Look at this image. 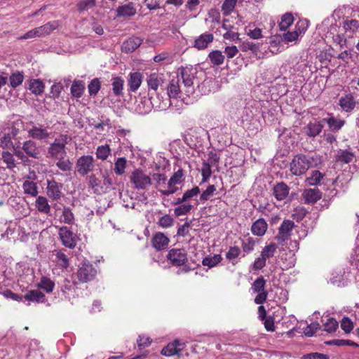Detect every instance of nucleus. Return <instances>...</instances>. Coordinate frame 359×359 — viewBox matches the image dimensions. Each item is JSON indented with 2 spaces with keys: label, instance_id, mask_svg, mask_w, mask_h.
I'll list each match as a JSON object with an SVG mask.
<instances>
[{
  "label": "nucleus",
  "instance_id": "72a5a7b5",
  "mask_svg": "<svg viewBox=\"0 0 359 359\" xmlns=\"http://www.w3.org/2000/svg\"><path fill=\"white\" fill-rule=\"evenodd\" d=\"M151 176V182H154L156 188L158 189H163L165 187V182L167 181V177L164 173H153Z\"/></svg>",
  "mask_w": 359,
  "mask_h": 359
},
{
  "label": "nucleus",
  "instance_id": "f3484780",
  "mask_svg": "<svg viewBox=\"0 0 359 359\" xmlns=\"http://www.w3.org/2000/svg\"><path fill=\"white\" fill-rule=\"evenodd\" d=\"M180 79L177 78L175 79H172L170 81V83L167 87V95L170 100L171 98H177L181 97L184 89L181 88L180 86Z\"/></svg>",
  "mask_w": 359,
  "mask_h": 359
},
{
  "label": "nucleus",
  "instance_id": "6ab92c4d",
  "mask_svg": "<svg viewBox=\"0 0 359 359\" xmlns=\"http://www.w3.org/2000/svg\"><path fill=\"white\" fill-rule=\"evenodd\" d=\"M289 191V187L284 182H279L273 188V195L279 201L285 200L287 197Z\"/></svg>",
  "mask_w": 359,
  "mask_h": 359
},
{
  "label": "nucleus",
  "instance_id": "f03ea898",
  "mask_svg": "<svg viewBox=\"0 0 359 359\" xmlns=\"http://www.w3.org/2000/svg\"><path fill=\"white\" fill-rule=\"evenodd\" d=\"M316 164L314 157L302 154H297L290 163V170L292 175L300 176L305 174L310 168Z\"/></svg>",
  "mask_w": 359,
  "mask_h": 359
},
{
  "label": "nucleus",
  "instance_id": "4be33fe9",
  "mask_svg": "<svg viewBox=\"0 0 359 359\" xmlns=\"http://www.w3.org/2000/svg\"><path fill=\"white\" fill-rule=\"evenodd\" d=\"M142 43V39L137 36H133L125 41L122 45V50L126 53L134 52Z\"/></svg>",
  "mask_w": 359,
  "mask_h": 359
},
{
  "label": "nucleus",
  "instance_id": "a211bd4d",
  "mask_svg": "<svg viewBox=\"0 0 359 359\" xmlns=\"http://www.w3.org/2000/svg\"><path fill=\"white\" fill-rule=\"evenodd\" d=\"M322 123L316 121L310 122L304 128L303 131L307 136L315 137L321 133L323 128Z\"/></svg>",
  "mask_w": 359,
  "mask_h": 359
},
{
  "label": "nucleus",
  "instance_id": "7ed1b4c3",
  "mask_svg": "<svg viewBox=\"0 0 359 359\" xmlns=\"http://www.w3.org/2000/svg\"><path fill=\"white\" fill-rule=\"evenodd\" d=\"M71 141V137L65 134H60L49 144L47 153L49 157L56 159L67 156L66 145Z\"/></svg>",
  "mask_w": 359,
  "mask_h": 359
},
{
  "label": "nucleus",
  "instance_id": "6e6d98bb",
  "mask_svg": "<svg viewBox=\"0 0 359 359\" xmlns=\"http://www.w3.org/2000/svg\"><path fill=\"white\" fill-rule=\"evenodd\" d=\"M266 281L262 276L257 278L252 285V290L253 292L264 291Z\"/></svg>",
  "mask_w": 359,
  "mask_h": 359
},
{
  "label": "nucleus",
  "instance_id": "ea45409f",
  "mask_svg": "<svg viewBox=\"0 0 359 359\" xmlns=\"http://www.w3.org/2000/svg\"><path fill=\"white\" fill-rule=\"evenodd\" d=\"M127 161L124 157L118 158L114 163V171L117 175H122L125 173Z\"/></svg>",
  "mask_w": 359,
  "mask_h": 359
},
{
  "label": "nucleus",
  "instance_id": "4d7b16f0",
  "mask_svg": "<svg viewBox=\"0 0 359 359\" xmlns=\"http://www.w3.org/2000/svg\"><path fill=\"white\" fill-rule=\"evenodd\" d=\"M200 194V189L198 187H194V188L189 189L185 191L181 198V201H188L191 198L197 196Z\"/></svg>",
  "mask_w": 359,
  "mask_h": 359
},
{
  "label": "nucleus",
  "instance_id": "2eb2a0df",
  "mask_svg": "<svg viewBox=\"0 0 359 359\" xmlns=\"http://www.w3.org/2000/svg\"><path fill=\"white\" fill-rule=\"evenodd\" d=\"M163 75L158 73H151L147 78L149 90L157 91L159 86L163 83Z\"/></svg>",
  "mask_w": 359,
  "mask_h": 359
},
{
  "label": "nucleus",
  "instance_id": "f257e3e1",
  "mask_svg": "<svg viewBox=\"0 0 359 359\" xmlns=\"http://www.w3.org/2000/svg\"><path fill=\"white\" fill-rule=\"evenodd\" d=\"M197 73L196 69L191 67H184L180 70V77L184 85L183 89L188 96L194 93L196 85L200 88L207 83L206 81H204L201 84H199Z\"/></svg>",
  "mask_w": 359,
  "mask_h": 359
},
{
  "label": "nucleus",
  "instance_id": "cd10ccee",
  "mask_svg": "<svg viewBox=\"0 0 359 359\" xmlns=\"http://www.w3.org/2000/svg\"><path fill=\"white\" fill-rule=\"evenodd\" d=\"M27 88L33 94L39 95L43 93L45 86L41 80L32 79L28 82Z\"/></svg>",
  "mask_w": 359,
  "mask_h": 359
},
{
  "label": "nucleus",
  "instance_id": "680f3d73",
  "mask_svg": "<svg viewBox=\"0 0 359 359\" xmlns=\"http://www.w3.org/2000/svg\"><path fill=\"white\" fill-rule=\"evenodd\" d=\"M213 167V165L206 163L204 161L203 163L202 167H201V175L203 177V182H205L208 181L209 177H210L212 174L211 168Z\"/></svg>",
  "mask_w": 359,
  "mask_h": 359
},
{
  "label": "nucleus",
  "instance_id": "c756f323",
  "mask_svg": "<svg viewBox=\"0 0 359 359\" xmlns=\"http://www.w3.org/2000/svg\"><path fill=\"white\" fill-rule=\"evenodd\" d=\"M22 189L24 193L27 195H30L35 197L38 195V187L36 184L32 181L25 180L22 184Z\"/></svg>",
  "mask_w": 359,
  "mask_h": 359
},
{
  "label": "nucleus",
  "instance_id": "774afa93",
  "mask_svg": "<svg viewBox=\"0 0 359 359\" xmlns=\"http://www.w3.org/2000/svg\"><path fill=\"white\" fill-rule=\"evenodd\" d=\"M241 48L242 51L251 50L253 53H257L259 49V46L250 41H245L241 45Z\"/></svg>",
  "mask_w": 359,
  "mask_h": 359
},
{
  "label": "nucleus",
  "instance_id": "ddd939ff",
  "mask_svg": "<svg viewBox=\"0 0 359 359\" xmlns=\"http://www.w3.org/2000/svg\"><path fill=\"white\" fill-rule=\"evenodd\" d=\"M339 104L341 109L346 112H351L356 106V101L351 93L341 96L339 100Z\"/></svg>",
  "mask_w": 359,
  "mask_h": 359
},
{
  "label": "nucleus",
  "instance_id": "aec40b11",
  "mask_svg": "<svg viewBox=\"0 0 359 359\" xmlns=\"http://www.w3.org/2000/svg\"><path fill=\"white\" fill-rule=\"evenodd\" d=\"M143 75L142 73L136 72L130 73L128 79V86L130 90L136 92L141 86Z\"/></svg>",
  "mask_w": 359,
  "mask_h": 359
},
{
  "label": "nucleus",
  "instance_id": "09e8293b",
  "mask_svg": "<svg viewBox=\"0 0 359 359\" xmlns=\"http://www.w3.org/2000/svg\"><path fill=\"white\" fill-rule=\"evenodd\" d=\"M277 249L276 244L270 243L269 245H266L261 252V256H262L266 260L267 259L271 258L273 257L274 253Z\"/></svg>",
  "mask_w": 359,
  "mask_h": 359
},
{
  "label": "nucleus",
  "instance_id": "2f4dec72",
  "mask_svg": "<svg viewBox=\"0 0 359 359\" xmlns=\"http://www.w3.org/2000/svg\"><path fill=\"white\" fill-rule=\"evenodd\" d=\"M24 79L23 72L19 71L14 72L9 77V85L13 88H16L22 83Z\"/></svg>",
  "mask_w": 359,
  "mask_h": 359
},
{
  "label": "nucleus",
  "instance_id": "13d9d810",
  "mask_svg": "<svg viewBox=\"0 0 359 359\" xmlns=\"http://www.w3.org/2000/svg\"><path fill=\"white\" fill-rule=\"evenodd\" d=\"M174 219L169 215H165L159 218L158 224L162 228H169L173 225Z\"/></svg>",
  "mask_w": 359,
  "mask_h": 359
},
{
  "label": "nucleus",
  "instance_id": "603ef678",
  "mask_svg": "<svg viewBox=\"0 0 359 359\" xmlns=\"http://www.w3.org/2000/svg\"><path fill=\"white\" fill-rule=\"evenodd\" d=\"M193 208V205L189 203H184L175 208L174 210L175 215L177 217L185 215L189 213Z\"/></svg>",
  "mask_w": 359,
  "mask_h": 359
},
{
  "label": "nucleus",
  "instance_id": "bb28decb",
  "mask_svg": "<svg viewBox=\"0 0 359 359\" xmlns=\"http://www.w3.org/2000/svg\"><path fill=\"white\" fill-rule=\"evenodd\" d=\"M55 259L54 262L59 269H66L69 266V259L63 250L55 251Z\"/></svg>",
  "mask_w": 359,
  "mask_h": 359
},
{
  "label": "nucleus",
  "instance_id": "58836bf2",
  "mask_svg": "<svg viewBox=\"0 0 359 359\" xmlns=\"http://www.w3.org/2000/svg\"><path fill=\"white\" fill-rule=\"evenodd\" d=\"M255 240L252 237H248L241 241V247L243 251L245 254H249L252 252L255 246Z\"/></svg>",
  "mask_w": 359,
  "mask_h": 359
},
{
  "label": "nucleus",
  "instance_id": "9b49d317",
  "mask_svg": "<svg viewBox=\"0 0 359 359\" xmlns=\"http://www.w3.org/2000/svg\"><path fill=\"white\" fill-rule=\"evenodd\" d=\"M29 137L37 140H46L50 137L48 128L42 126H33L27 130Z\"/></svg>",
  "mask_w": 359,
  "mask_h": 359
},
{
  "label": "nucleus",
  "instance_id": "0eeeda50",
  "mask_svg": "<svg viewBox=\"0 0 359 359\" xmlns=\"http://www.w3.org/2000/svg\"><path fill=\"white\" fill-rule=\"evenodd\" d=\"M58 234L63 245L70 249L75 248L77 236L67 226L60 227Z\"/></svg>",
  "mask_w": 359,
  "mask_h": 359
},
{
  "label": "nucleus",
  "instance_id": "1a4fd4ad",
  "mask_svg": "<svg viewBox=\"0 0 359 359\" xmlns=\"http://www.w3.org/2000/svg\"><path fill=\"white\" fill-rule=\"evenodd\" d=\"M168 259L175 266H182L187 261V253L184 249H172L169 251Z\"/></svg>",
  "mask_w": 359,
  "mask_h": 359
},
{
  "label": "nucleus",
  "instance_id": "bf43d9fd",
  "mask_svg": "<svg viewBox=\"0 0 359 359\" xmlns=\"http://www.w3.org/2000/svg\"><path fill=\"white\" fill-rule=\"evenodd\" d=\"M36 28L40 36H43L49 34L53 30H54L56 28V26L51 22H48L45 24L44 25L40 26Z\"/></svg>",
  "mask_w": 359,
  "mask_h": 359
},
{
  "label": "nucleus",
  "instance_id": "f8f14e48",
  "mask_svg": "<svg viewBox=\"0 0 359 359\" xmlns=\"http://www.w3.org/2000/svg\"><path fill=\"white\" fill-rule=\"evenodd\" d=\"M62 184L57 183L55 180H48L46 187L47 196L55 201L60 199L62 196Z\"/></svg>",
  "mask_w": 359,
  "mask_h": 359
},
{
  "label": "nucleus",
  "instance_id": "423d86ee",
  "mask_svg": "<svg viewBox=\"0 0 359 359\" xmlns=\"http://www.w3.org/2000/svg\"><path fill=\"white\" fill-rule=\"evenodd\" d=\"M95 168V159L92 156L84 155L79 157L76 163V171L81 176L92 172Z\"/></svg>",
  "mask_w": 359,
  "mask_h": 359
},
{
  "label": "nucleus",
  "instance_id": "864d4df0",
  "mask_svg": "<svg viewBox=\"0 0 359 359\" xmlns=\"http://www.w3.org/2000/svg\"><path fill=\"white\" fill-rule=\"evenodd\" d=\"M216 191V187L213 184L209 185L207 189L203 191L200 196V200L202 202L208 201Z\"/></svg>",
  "mask_w": 359,
  "mask_h": 359
},
{
  "label": "nucleus",
  "instance_id": "20e7f679",
  "mask_svg": "<svg viewBox=\"0 0 359 359\" xmlns=\"http://www.w3.org/2000/svg\"><path fill=\"white\" fill-rule=\"evenodd\" d=\"M130 182L138 190L147 189L151 185L150 175H147L144 170L137 168L134 170L130 177Z\"/></svg>",
  "mask_w": 359,
  "mask_h": 359
},
{
  "label": "nucleus",
  "instance_id": "c03bdc74",
  "mask_svg": "<svg viewBox=\"0 0 359 359\" xmlns=\"http://www.w3.org/2000/svg\"><path fill=\"white\" fill-rule=\"evenodd\" d=\"M211 62L215 65H220L224 62V56L219 50H213L208 55Z\"/></svg>",
  "mask_w": 359,
  "mask_h": 359
},
{
  "label": "nucleus",
  "instance_id": "5fc2aeb1",
  "mask_svg": "<svg viewBox=\"0 0 359 359\" xmlns=\"http://www.w3.org/2000/svg\"><path fill=\"white\" fill-rule=\"evenodd\" d=\"M241 254V250L238 246H231L226 253V258L229 261H233L238 258Z\"/></svg>",
  "mask_w": 359,
  "mask_h": 359
},
{
  "label": "nucleus",
  "instance_id": "412c9836",
  "mask_svg": "<svg viewBox=\"0 0 359 359\" xmlns=\"http://www.w3.org/2000/svg\"><path fill=\"white\" fill-rule=\"evenodd\" d=\"M169 243V238L161 232L156 233L152 238V245L157 250L165 249Z\"/></svg>",
  "mask_w": 359,
  "mask_h": 359
},
{
  "label": "nucleus",
  "instance_id": "69168bd1",
  "mask_svg": "<svg viewBox=\"0 0 359 359\" xmlns=\"http://www.w3.org/2000/svg\"><path fill=\"white\" fill-rule=\"evenodd\" d=\"M320 327L318 323H312L304 329V333L307 337H312Z\"/></svg>",
  "mask_w": 359,
  "mask_h": 359
},
{
  "label": "nucleus",
  "instance_id": "0e129e2a",
  "mask_svg": "<svg viewBox=\"0 0 359 359\" xmlns=\"http://www.w3.org/2000/svg\"><path fill=\"white\" fill-rule=\"evenodd\" d=\"M338 327L337 321L333 318L327 319V322L324 324V330L327 332H334Z\"/></svg>",
  "mask_w": 359,
  "mask_h": 359
},
{
  "label": "nucleus",
  "instance_id": "7c9ffc66",
  "mask_svg": "<svg viewBox=\"0 0 359 359\" xmlns=\"http://www.w3.org/2000/svg\"><path fill=\"white\" fill-rule=\"evenodd\" d=\"M112 90L113 93L116 96L123 95V90L124 85V80L121 77H114L112 79Z\"/></svg>",
  "mask_w": 359,
  "mask_h": 359
},
{
  "label": "nucleus",
  "instance_id": "79ce46f5",
  "mask_svg": "<svg viewBox=\"0 0 359 359\" xmlns=\"http://www.w3.org/2000/svg\"><path fill=\"white\" fill-rule=\"evenodd\" d=\"M111 153V149L109 144L99 146L96 150L97 158L104 161L106 160Z\"/></svg>",
  "mask_w": 359,
  "mask_h": 359
},
{
  "label": "nucleus",
  "instance_id": "4c0bfd02",
  "mask_svg": "<svg viewBox=\"0 0 359 359\" xmlns=\"http://www.w3.org/2000/svg\"><path fill=\"white\" fill-rule=\"evenodd\" d=\"M38 286L39 288L45 290L46 292L50 293L53 292L55 287V283L49 278L46 276H42L39 283L38 284Z\"/></svg>",
  "mask_w": 359,
  "mask_h": 359
},
{
  "label": "nucleus",
  "instance_id": "9d476101",
  "mask_svg": "<svg viewBox=\"0 0 359 359\" xmlns=\"http://www.w3.org/2000/svg\"><path fill=\"white\" fill-rule=\"evenodd\" d=\"M185 344L178 339L174 340L172 342L169 343L161 350V354L170 357L179 353L184 349Z\"/></svg>",
  "mask_w": 359,
  "mask_h": 359
},
{
  "label": "nucleus",
  "instance_id": "e2e57ef3",
  "mask_svg": "<svg viewBox=\"0 0 359 359\" xmlns=\"http://www.w3.org/2000/svg\"><path fill=\"white\" fill-rule=\"evenodd\" d=\"M88 92L90 95H96L100 89V82L98 79H93L88 86Z\"/></svg>",
  "mask_w": 359,
  "mask_h": 359
},
{
  "label": "nucleus",
  "instance_id": "a878e982",
  "mask_svg": "<svg viewBox=\"0 0 359 359\" xmlns=\"http://www.w3.org/2000/svg\"><path fill=\"white\" fill-rule=\"evenodd\" d=\"M305 203H314L321 198V193L317 188L307 189L303 193Z\"/></svg>",
  "mask_w": 359,
  "mask_h": 359
},
{
  "label": "nucleus",
  "instance_id": "b1692460",
  "mask_svg": "<svg viewBox=\"0 0 359 359\" xmlns=\"http://www.w3.org/2000/svg\"><path fill=\"white\" fill-rule=\"evenodd\" d=\"M268 229V224L264 219L260 218L256 220L251 226V231L253 235L262 236Z\"/></svg>",
  "mask_w": 359,
  "mask_h": 359
},
{
  "label": "nucleus",
  "instance_id": "49530a36",
  "mask_svg": "<svg viewBox=\"0 0 359 359\" xmlns=\"http://www.w3.org/2000/svg\"><path fill=\"white\" fill-rule=\"evenodd\" d=\"M56 166L63 172L70 171L72 168V163L69 159L62 157V158H56Z\"/></svg>",
  "mask_w": 359,
  "mask_h": 359
},
{
  "label": "nucleus",
  "instance_id": "c9c22d12",
  "mask_svg": "<svg viewBox=\"0 0 359 359\" xmlns=\"http://www.w3.org/2000/svg\"><path fill=\"white\" fill-rule=\"evenodd\" d=\"M343 27L346 32L351 34L359 32V22L355 19L346 20L344 22Z\"/></svg>",
  "mask_w": 359,
  "mask_h": 359
},
{
  "label": "nucleus",
  "instance_id": "5701e85b",
  "mask_svg": "<svg viewBox=\"0 0 359 359\" xmlns=\"http://www.w3.org/2000/svg\"><path fill=\"white\" fill-rule=\"evenodd\" d=\"M22 150L28 156L34 158H38L40 154L36 143L31 140H27L23 143Z\"/></svg>",
  "mask_w": 359,
  "mask_h": 359
},
{
  "label": "nucleus",
  "instance_id": "37998d69",
  "mask_svg": "<svg viewBox=\"0 0 359 359\" xmlns=\"http://www.w3.org/2000/svg\"><path fill=\"white\" fill-rule=\"evenodd\" d=\"M294 21V17L290 13H285L282 18L281 21L279 23V27L280 30H286Z\"/></svg>",
  "mask_w": 359,
  "mask_h": 359
},
{
  "label": "nucleus",
  "instance_id": "c85d7f7f",
  "mask_svg": "<svg viewBox=\"0 0 359 359\" xmlns=\"http://www.w3.org/2000/svg\"><path fill=\"white\" fill-rule=\"evenodd\" d=\"M35 206L39 212L43 214L50 215V206L48 204V201L46 197L42 196H38L35 201Z\"/></svg>",
  "mask_w": 359,
  "mask_h": 359
},
{
  "label": "nucleus",
  "instance_id": "dca6fc26",
  "mask_svg": "<svg viewBox=\"0 0 359 359\" xmlns=\"http://www.w3.org/2000/svg\"><path fill=\"white\" fill-rule=\"evenodd\" d=\"M213 40L214 36L212 34L209 32L203 33L195 39L194 47L198 50L205 49Z\"/></svg>",
  "mask_w": 359,
  "mask_h": 359
},
{
  "label": "nucleus",
  "instance_id": "338daca9",
  "mask_svg": "<svg viewBox=\"0 0 359 359\" xmlns=\"http://www.w3.org/2000/svg\"><path fill=\"white\" fill-rule=\"evenodd\" d=\"M2 159L6 163L8 168H13L15 166L14 157L10 152L4 151L2 153Z\"/></svg>",
  "mask_w": 359,
  "mask_h": 359
},
{
  "label": "nucleus",
  "instance_id": "8fccbe9b",
  "mask_svg": "<svg viewBox=\"0 0 359 359\" xmlns=\"http://www.w3.org/2000/svg\"><path fill=\"white\" fill-rule=\"evenodd\" d=\"M222 258L220 255H215L212 257H207L203 259L202 264L203 266H207L210 268L215 266L222 261Z\"/></svg>",
  "mask_w": 359,
  "mask_h": 359
},
{
  "label": "nucleus",
  "instance_id": "39448f33",
  "mask_svg": "<svg viewBox=\"0 0 359 359\" xmlns=\"http://www.w3.org/2000/svg\"><path fill=\"white\" fill-rule=\"evenodd\" d=\"M97 274V270L88 260H84L80 265L76 272L78 280L81 283H87L93 280Z\"/></svg>",
  "mask_w": 359,
  "mask_h": 359
},
{
  "label": "nucleus",
  "instance_id": "6e6552de",
  "mask_svg": "<svg viewBox=\"0 0 359 359\" xmlns=\"http://www.w3.org/2000/svg\"><path fill=\"white\" fill-rule=\"evenodd\" d=\"M294 226V223L291 220L285 219L282 222L278 229V233L276 236V240L277 241L278 243L283 244L285 241L290 238Z\"/></svg>",
  "mask_w": 359,
  "mask_h": 359
},
{
  "label": "nucleus",
  "instance_id": "393cba45",
  "mask_svg": "<svg viewBox=\"0 0 359 359\" xmlns=\"http://www.w3.org/2000/svg\"><path fill=\"white\" fill-rule=\"evenodd\" d=\"M136 9L132 2L120 6L116 9L117 17H130L135 15Z\"/></svg>",
  "mask_w": 359,
  "mask_h": 359
},
{
  "label": "nucleus",
  "instance_id": "de8ad7c7",
  "mask_svg": "<svg viewBox=\"0 0 359 359\" xmlns=\"http://www.w3.org/2000/svg\"><path fill=\"white\" fill-rule=\"evenodd\" d=\"M60 221L67 224H72L74 222V216L69 208H64Z\"/></svg>",
  "mask_w": 359,
  "mask_h": 359
},
{
  "label": "nucleus",
  "instance_id": "4468645a",
  "mask_svg": "<svg viewBox=\"0 0 359 359\" xmlns=\"http://www.w3.org/2000/svg\"><path fill=\"white\" fill-rule=\"evenodd\" d=\"M149 100L152 107L155 110L163 111L170 105V99L168 97L163 99L159 94H156V96H151Z\"/></svg>",
  "mask_w": 359,
  "mask_h": 359
},
{
  "label": "nucleus",
  "instance_id": "052dcab7",
  "mask_svg": "<svg viewBox=\"0 0 359 359\" xmlns=\"http://www.w3.org/2000/svg\"><path fill=\"white\" fill-rule=\"evenodd\" d=\"M95 6V0H81L77 4L80 12L88 11Z\"/></svg>",
  "mask_w": 359,
  "mask_h": 359
},
{
  "label": "nucleus",
  "instance_id": "a19ab883",
  "mask_svg": "<svg viewBox=\"0 0 359 359\" xmlns=\"http://www.w3.org/2000/svg\"><path fill=\"white\" fill-rule=\"evenodd\" d=\"M84 89L85 86L83 81H74L71 87V93L75 97H81Z\"/></svg>",
  "mask_w": 359,
  "mask_h": 359
},
{
  "label": "nucleus",
  "instance_id": "f704fd0d",
  "mask_svg": "<svg viewBox=\"0 0 359 359\" xmlns=\"http://www.w3.org/2000/svg\"><path fill=\"white\" fill-rule=\"evenodd\" d=\"M25 299L28 301L43 302L45 295L39 290H30L25 295Z\"/></svg>",
  "mask_w": 359,
  "mask_h": 359
},
{
  "label": "nucleus",
  "instance_id": "473e14b6",
  "mask_svg": "<svg viewBox=\"0 0 359 359\" xmlns=\"http://www.w3.org/2000/svg\"><path fill=\"white\" fill-rule=\"evenodd\" d=\"M321 122L326 123L331 130H339L344 125L345 121L340 119H337L334 117L323 118Z\"/></svg>",
  "mask_w": 359,
  "mask_h": 359
},
{
  "label": "nucleus",
  "instance_id": "e433bc0d",
  "mask_svg": "<svg viewBox=\"0 0 359 359\" xmlns=\"http://www.w3.org/2000/svg\"><path fill=\"white\" fill-rule=\"evenodd\" d=\"M354 158V154L347 150H339L337 152L336 159L339 162L349 163Z\"/></svg>",
  "mask_w": 359,
  "mask_h": 359
},
{
  "label": "nucleus",
  "instance_id": "3c124183",
  "mask_svg": "<svg viewBox=\"0 0 359 359\" xmlns=\"http://www.w3.org/2000/svg\"><path fill=\"white\" fill-rule=\"evenodd\" d=\"M323 177V174L318 170H314L311 172L310 177H307V182L312 186L318 185L322 178Z\"/></svg>",
  "mask_w": 359,
  "mask_h": 359
},
{
  "label": "nucleus",
  "instance_id": "a18cd8bd",
  "mask_svg": "<svg viewBox=\"0 0 359 359\" xmlns=\"http://www.w3.org/2000/svg\"><path fill=\"white\" fill-rule=\"evenodd\" d=\"M177 190V184H174L169 180L168 183H165V187H163V189H159L158 191L163 196H170L175 194Z\"/></svg>",
  "mask_w": 359,
  "mask_h": 359
}]
</instances>
